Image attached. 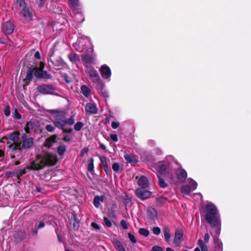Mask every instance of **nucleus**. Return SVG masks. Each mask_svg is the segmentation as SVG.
Masks as SVG:
<instances>
[{"instance_id": "1", "label": "nucleus", "mask_w": 251, "mask_h": 251, "mask_svg": "<svg viewBox=\"0 0 251 251\" xmlns=\"http://www.w3.org/2000/svg\"><path fill=\"white\" fill-rule=\"evenodd\" d=\"M56 162V155L45 153L43 155H38L36 159L27 165L25 168L31 170H39L43 169L46 166L54 165Z\"/></svg>"}, {"instance_id": "2", "label": "nucleus", "mask_w": 251, "mask_h": 251, "mask_svg": "<svg viewBox=\"0 0 251 251\" xmlns=\"http://www.w3.org/2000/svg\"><path fill=\"white\" fill-rule=\"evenodd\" d=\"M204 218L212 227L217 228V233L219 235L221 230V218L216 206L212 202H207L205 207Z\"/></svg>"}, {"instance_id": "3", "label": "nucleus", "mask_w": 251, "mask_h": 251, "mask_svg": "<svg viewBox=\"0 0 251 251\" xmlns=\"http://www.w3.org/2000/svg\"><path fill=\"white\" fill-rule=\"evenodd\" d=\"M177 165V162L174 160L172 155H168L163 161H160L156 165V171L160 174H163L167 172V177L173 181L174 177L172 174L173 170L175 169L176 166Z\"/></svg>"}, {"instance_id": "4", "label": "nucleus", "mask_w": 251, "mask_h": 251, "mask_svg": "<svg viewBox=\"0 0 251 251\" xmlns=\"http://www.w3.org/2000/svg\"><path fill=\"white\" fill-rule=\"evenodd\" d=\"M19 133L13 132L1 139L2 143L6 142L8 147L11 149L12 151L20 150L21 149V144L19 143Z\"/></svg>"}, {"instance_id": "5", "label": "nucleus", "mask_w": 251, "mask_h": 251, "mask_svg": "<svg viewBox=\"0 0 251 251\" xmlns=\"http://www.w3.org/2000/svg\"><path fill=\"white\" fill-rule=\"evenodd\" d=\"M47 112L50 114V120L55 126L59 128L63 129V112L58 110H47Z\"/></svg>"}, {"instance_id": "6", "label": "nucleus", "mask_w": 251, "mask_h": 251, "mask_svg": "<svg viewBox=\"0 0 251 251\" xmlns=\"http://www.w3.org/2000/svg\"><path fill=\"white\" fill-rule=\"evenodd\" d=\"M90 44V40L87 37L81 36L78 38L77 41L74 43L73 46L75 50L81 52L86 50V46L87 44Z\"/></svg>"}, {"instance_id": "7", "label": "nucleus", "mask_w": 251, "mask_h": 251, "mask_svg": "<svg viewBox=\"0 0 251 251\" xmlns=\"http://www.w3.org/2000/svg\"><path fill=\"white\" fill-rule=\"evenodd\" d=\"M188 184L183 185L180 188L181 193L185 195H189V194L196 190L198 186L197 183L191 178L187 179Z\"/></svg>"}, {"instance_id": "8", "label": "nucleus", "mask_w": 251, "mask_h": 251, "mask_svg": "<svg viewBox=\"0 0 251 251\" xmlns=\"http://www.w3.org/2000/svg\"><path fill=\"white\" fill-rule=\"evenodd\" d=\"M88 74L91 81L96 84V87L103 86V83L101 81L100 75L96 70L93 68H91L88 70Z\"/></svg>"}, {"instance_id": "9", "label": "nucleus", "mask_w": 251, "mask_h": 251, "mask_svg": "<svg viewBox=\"0 0 251 251\" xmlns=\"http://www.w3.org/2000/svg\"><path fill=\"white\" fill-rule=\"evenodd\" d=\"M44 68V63L43 62L40 63L39 67L36 66L33 67L35 69V76L39 78L48 79L50 77V75L46 71H44L43 69Z\"/></svg>"}, {"instance_id": "10", "label": "nucleus", "mask_w": 251, "mask_h": 251, "mask_svg": "<svg viewBox=\"0 0 251 251\" xmlns=\"http://www.w3.org/2000/svg\"><path fill=\"white\" fill-rule=\"evenodd\" d=\"M100 72L101 77L109 81L110 80L111 72L110 68L106 65L104 64L101 66Z\"/></svg>"}, {"instance_id": "11", "label": "nucleus", "mask_w": 251, "mask_h": 251, "mask_svg": "<svg viewBox=\"0 0 251 251\" xmlns=\"http://www.w3.org/2000/svg\"><path fill=\"white\" fill-rule=\"evenodd\" d=\"M68 4L74 14L80 13L81 9L79 0H68Z\"/></svg>"}, {"instance_id": "12", "label": "nucleus", "mask_w": 251, "mask_h": 251, "mask_svg": "<svg viewBox=\"0 0 251 251\" xmlns=\"http://www.w3.org/2000/svg\"><path fill=\"white\" fill-rule=\"evenodd\" d=\"M75 113L74 111H71V115L69 118L64 119V126L65 125H68L69 126H72L75 124ZM73 129L72 128H70L69 129L65 128L64 127V133L65 132H67L68 133H70L72 132Z\"/></svg>"}, {"instance_id": "13", "label": "nucleus", "mask_w": 251, "mask_h": 251, "mask_svg": "<svg viewBox=\"0 0 251 251\" xmlns=\"http://www.w3.org/2000/svg\"><path fill=\"white\" fill-rule=\"evenodd\" d=\"M183 236V231L182 228H177L175 231L174 239V244L177 247L179 246L182 242Z\"/></svg>"}, {"instance_id": "14", "label": "nucleus", "mask_w": 251, "mask_h": 251, "mask_svg": "<svg viewBox=\"0 0 251 251\" xmlns=\"http://www.w3.org/2000/svg\"><path fill=\"white\" fill-rule=\"evenodd\" d=\"M135 194L138 198L142 200H145L151 197V192L141 188H138L136 190Z\"/></svg>"}, {"instance_id": "15", "label": "nucleus", "mask_w": 251, "mask_h": 251, "mask_svg": "<svg viewBox=\"0 0 251 251\" xmlns=\"http://www.w3.org/2000/svg\"><path fill=\"white\" fill-rule=\"evenodd\" d=\"M20 15L23 17L25 21H29L32 19L33 14L28 8L25 7L22 9L20 12Z\"/></svg>"}, {"instance_id": "16", "label": "nucleus", "mask_w": 251, "mask_h": 251, "mask_svg": "<svg viewBox=\"0 0 251 251\" xmlns=\"http://www.w3.org/2000/svg\"><path fill=\"white\" fill-rule=\"evenodd\" d=\"M177 178L179 182L183 183L186 180L187 174L185 170L182 168L176 169Z\"/></svg>"}, {"instance_id": "17", "label": "nucleus", "mask_w": 251, "mask_h": 251, "mask_svg": "<svg viewBox=\"0 0 251 251\" xmlns=\"http://www.w3.org/2000/svg\"><path fill=\"white\" fill-rule=\"evenodd\" d=\"M2 29L5 34H10L13 32L14 26L11 22L8 21L3 25Z\"/></svg>"}, {"instance_id": "18", "label": "nucleus", "mask_w": 251, "mask_h": 251, "mask_svg": "<svg viewBox=\"0 0 251 251\" xmlns=\"http://www.w3.org/2000/svg\"><path fill=\"white\" fill-rule=\"evenodd\" d=\"M39 92L44 94H50L53 92V88L49 85H42L38 87Z\"/></svg>"}, {"instance_id": "19", "label": "nucleus", "mask_w": 251, "mask_h": 251, "mask_svg": "<svg viewBox=\"0 0 251 251\" xmlns=\"http://www.w3.org/2000/svg\"><path fill=\"white\" fill-rule=\"evenodd\" d=\"M25 134L23 136L22 147L25 149H27L31 147L33 144V139L31 137L25 138Z\"/></svg>"}, {"instance_id": "20", "label": "nucleus", "mask_w": 251, "mask_h": 251, "mask_svg": "<svg viewBox=\"0 0 251 251\" xmlns=\"http://www.w3.org/2000/svg\"><path fill=\"white\" fill-rule=\"evenodd\" d=\"M70 221L71 224L73 226L74 229L75 230H78L79 227V223L75 213H72Z\"/></svg>"}, {"instance_id": "21", "label": "nucleus", "mask_w": 251, "mask_h": 251, "mask_svg": "<svg viewBox=\"0 0 251 251\" xmlns=\"http://www.w3.org/2000/svg\"><path fill=\"white\" fill-rule=\"evenodd\" d=\"M85 110L90 114H95L98 112V109L96 104L92 103H88L85 106Z\"/></svg>"}, {"instance_id": "22", "label": "nucleus", "mask_w": 251, "mask_h": 251, "mask_svg": "<svg viewBox=\"0 0 251 251\" xmlns=\"http://www.w3.org/2000/svg\"><path fill=\"white\" fill-rule=\"evenodd\" d=\"M49 59L53 64V65L56 67H61L62 65L63 62L61 58H56L53 54L50 55Z\"/></svg>"}, {"instance_id": "23", "label": "nucleus", "mask_w": 251, "mask_h": 251, "mask_svg": "<svg viewBox=\"0 0 251 251\" xmlns=\"http://www.w3.org/2000/svg\"><path fill=\"white\" fill-rule=\"evenodd\" d=\"M105 199V196H97L94 197L93 200V204L96 208H99L100 205V202H103Z\"/></svg>"}, {"instance_id": "24", "label": "nucleus", "mask_w": 251, "mask_h": 251, "mask_svg": "<svg viewBox=\"0 0 251 251\" xmlns=\"http://www.w3.org/2000/svg\"><path fill=\"white\" fill-rule=\"evenodd\" d=\"M138 185L143 188H146L148 186V180L145 176H142L138 179Z\"/></svg>"}, {"instance_id": "25", "label": "nucleus", "mask_w": 251, "mask_h": 251, "mask_svg": "<svg viewBox=\"0 0 251 251\" xmlns=\"http://www.w3.org/2000/svg\"><path fill=\"white\" fill-rule=\"evenodd\" d=\"M164 235V239L168 243L171 241V230L168 226H165L163 229Z\"/></svg>"}, {"instance_id": "26", "label": "nucleus", "mask_w": 251, "mask_h": 251, "mask_svg": "<svg viewBox=\"0 0 251 251\" xmlns=\"http://www.w3.org/2000/svg\"><path fill=\"white\" fill-rule=\"evenodd\" d=\"M56 136L52 135L46 140L44 145L45 147L49 148L51 147L53 144L56 143Z\"/></svg>"}, {"instance_id": "27", "label": "nucleus", "mask_w": 251, "mask_h": 251, "mask_svg": "<svg viewBox=\"0 0 251 251\" xmlns=\"http://www.w3.org/2000/svg\"><path fill=\"white\" fill-rule=\"evenodd\" d=\"M34 71L35 69L33 68V67H30L28 69L25 78L26 80L30 81L32 80Z\"/></svg>"}, {"instance_id": "28", "label": "nucleus", "mask_w": 251, "mask_h": 251, "mask_svg": "<svg viewBox=\"0 0 251 251\" xmlns=\"http://www.w3.org/2000/svg\"><path fill=\"white\" fill-rule=\"evenodd\" d=\"M81 93L85 97H89L91 94V89L85 85H83L80 87Z\"/></svg>"}, {"instance_id": "29", "label": "nucleus", "mask_w": 251, "mask_h": 251, "mask_svg": "<svg viewBox=\"0 0 251 251\" xmlns=\"http://www.w3.org/2000/svg\"><path fill=\"white\" fill-rule=\"evenodd\" d=\"M113 243L115 245V248L118 251H126L122 244L117 239L113 240Z\"/></svg>"}, {"instance_id": "30", "label": "nucleus", "mask_w": 251, "mask_h": 251, "mask_svg": "<svg viewBox=\"0 0 251 251\" xmlns=\"http://www.w3.org/2000/svg\"><path fill=\"white\" fill-rule=\"evenodd\" d=\"M68 58L70 59V60L74 63H77L79 61V57L78 55L76 54L75 53H70L68 55Z\"/></svg>"}, {"instance_id": "31", "label": "nucleus", "mask_w": 251, "mask_h": 251, "mask_svg": "<svg viewBox=\"0 0 251 251\" xmlns=\"http://www.w3.org/2000/svg\"><path fill=\"white\" fill-rule=\"evenodd\" d=\"M198 245L202 251H208V248L206 244L201 239L198 240Z\"/></svg>"}, {"instance_id": "32", "label": "nucleus", "mask_w": 251, "mask_h": 251, "mask_svg": "<svg viewBox=\"0 0 251 251\" xmlns=\"http://www.w3.org/2000/svg\"><path fill=\"white\" fill-rule=\"evenodd\" d=\"M167 199L165 197H158L156 199V204L158 206H161L164 204L167 201Z\"/></svg>"}, {"instance_id": "33", "label": "nucleus", "mask_w": 251, "mask_h": 251, "mask_svg": "<svg viewBox=\"0 0 251 251\" xmlns=\"http://www.w3.org/2000/svg\"><path fill=\"white\" fill-rule=\"evenodd\" d=\"M124 158L127 161V162H128V163L136 162V159L131 154H126L124 155Z\"/></svg>"}, {"instance_id": "34", "label": "nucleus", "mask_w": 251, "mask_h": 251, "mask_svg": "<svg viewBox=\"0 0 251 251\" xmlns=\"http://www.w3.org/2000/svg\"><path fill=\"white\" fill-rule=\"evenodd\" d=\"M215 242L216 244V248L217 251H223V244L221 241H220L218 238H216L215 239Z\"/></svg>"}, {"instance_id": "35", "label": "nucleus", "mask_w": 251, "mask_h": 251, "mask_svg": "<svg viewBox=\"0 0 251 251\" xmlns=\"http://www.w3.org/2000/svg\"><path fill=\"white\" fill-rule=\"evenodd\" d=\"M88 171L90 172H93L94 170V159L91 158L89 160L88 165V168H87Z\"/></svg>"}, {"instance_id": "36", "label": "nucleus", "mask_w": 251, "mask_h": 251, "mask_svg": "<svg viewBox=\"0 0 251 251\" xmlns=\"http://www.w3.org/2000/svg\"><path fill=\"white\" fill-rule=\"evenodd\" d=\"M84 126V124L81 122H77L74 125V129L77 131H80Z\"/></svg>"}, {"instance_id": "37", "label": "nucleus", "mask_w": 251, "mask_h": 251, "mask_svg": "<svg viewBox=\"0 0 251 251\" xmlns=\"http://www.w3.org/2000/svg\"><path fill=\"white\" fill-rule=\"evenodd\" d=\"M139 233L140 234L144 236L145 237H147L150 234V231L149 230L144 228H140L139 230Z\"/></svg>"}, {"instance_id": "38", "label": "nucleus", "mask_w": 251, "mask_h": 251, "mask_svg": "<svg viewBox=\"0 0 251 251\" xmlns=\"http://www.w3.org/2000/svg\"><path fill=\"white\" fill-rule=\"evenodd\" d=\"M103 85L102 86H98V87H97V88L98 89L99 92H100V93H101V94L102 95V96L104 97H107L108 96V93L106 91H105V90H104L103 89Z\"/></svg>"}, {"instance_id": "39", "label": "nucleus", "mask_w": 251, "mask_h": 251, "mask_svg": "<svg viewBox=\"0 0 251 251\" xmlns=\"http://www.w3.org/2000/svg\"><path fill=\"white\" fill-rule=\"evenodd\" d=\"M158 183L159 185L161 188H164L167 187V184L165 182V180L163 179L160 178L159 176H158Z\"/></svg>"}, {"instance_id": "40", "label": "nucleus", "mask_w": 251, "mask_h": 251, "mask_svg": "<svg viewBox=\"0 0 251 251\" xmlns=\"http://www.w3.org/2000/svg\"><path fill=\"white\" fill-rule=\"evenodd\" d=\"M100 160L103 164L104 167H106L107 169V163L106 161V158L103 155H99V156Z\"/></svg>"}, {"instance_id": "41", "label": "nucleus", "mask_w": 251, "mask_h": 251, "mask_svg": "<svg viewBox=\"0 0 251 251\" xmlns=\"http://www.w3.org/2000/svg\"><path fill=\"white\" fill-rule=\"evenodd\" d=\"M55 231L57 234L58 241L60 243H61L62 241V236L61 230H59V229L58 228L56 229Z\"/></svg>"}, {"instance_id": "42", "label": "nucleus", "mask_w": 251, "mask_h": 251, "mask_svg": "<svg viewBox=\"0 0 251 251\" xmlns=\"http://www.w3.org/2000/svg\"><path fill=\"white\" fill-rule=\"evenodd\" d=\"M83 59L84 61L87 63H91L92 61V58L86 54L83 55Z\"/></svg>"}, {"instance_id": "43", "label": "nucleus", "mask_w": 251, "mask_h": 251, "mask_svg": "<svg viewBox=\"0 0 251 251\" xmlns=\"http://www.w3.org/2000/svg\"><path fill=\"white\" fill-rule=\"evenodd\" d=\"M103 221H104V224H105V225L108 227H110L112 226V223L111 222V221L108 219V218L106 217H104L103 218Z\"/></svg>"}, {"instance_id": "44", "label": "nucleus", "mask_w": 251, "mask_h": 251, "mask_svg": "<svg viewBox=\"0 0 251 251\" xmlns=\"http://www.w3.org/2000/svg\"><path fill=\"white\" fill-rule=\"evenodd\" d=\"M112 168L113 171L116 172H119L120 168L119 164L117 163L113 164Z\"/></svg>"}, {"instance_id": "45", "label": "nucleus", "mask_w": 251, "mask_h": 251, "mask_svg": "<svg viewBox=\"0 0 251 251\" xmlns=\"http://www.w3.org/2000/svg\"><path fill=\"white\" fill-rule=\"evenodd\" d=\"M17 4L23 9L26 7L25 3L24 0H16Z\"/></svg>"}, {"instance_id": "46", "label": "nucleus", "mask_w": 251, "mask_h": 251, "mask_svg": "<svg viewBox=\"0 0 251 251\" xmlns=\"http://www.w3.org/2000/svg\"><path fill=\"white\" fill-rule=\"evenodd\" d=\"M128 236L131 242H132L133 243H136V239L133 234H132L131 233H128Z\"/></svg>"}, {"instance_id": "47", "label": "nucleus", "mask_w": 251, "mask_h": 251, "mask_svg": "<svg viewBox=\"0 0 251 251\" xmlns=\"http://www.w3.org/2000/svg\"><path fill=\"white\" fill-rule=\"evenodd\" d=\"M152 232L155 234V235H159L160 232H161V230H160V228L158 227H154L152 228Z\"/></svg>"}, {"instance_id": "48", "label": "nucleus", "mask_w": 251, "mask_h": 251, "mask_svg": "<svg viewBox=\"0 0 251 251\" xmlns=\"http://www.w3.org/2000/svg\"><path fill=\"white\" fill-rule=\"evenodd\" d=\"M151 251H164V250L162 247L156 245L152 248Z\"/></svg>"}, {"instance_id": "49", "label": "nucleus", "mask_w": 251, "mask_h": 251, "mask_svg": "<svg viewBox=\"0 0 251 251\" xmlns=\"http://www.w3.org/2000/svg\"><path fill=\"white\" fill-rule=\"evenodd\" d=\"M121 226H122L123 229H127L128 228V226L126 221L125 220H122L121 221Z\"/></svg>"}, {"instance_id": "50", "label": "nucleus", "mask_w": 251, "mask_h": 251, "mask_svg": "<svg viewBox=\"0 0 251 251\" xmlns=\"http://www.w3.org/2000/svg\"><path fill=\"white\" fill-rule=\"evenodd\" d=\"M4 114L6 116L8 117L10 114V107L9 106H7L5 107L4 111Z\"/></svg>"}, {"instance_id": "51", "label": "nucleus", "mask_w": 251, "mask_h": 251, "mask_svg": "<svg viewBox=\"0 0 251 251\" xmlns=\"http://www.w3.org/2000/svg\"><path fill=\"white\" fill-rule=\"evenodd\" d=\"M36 2L38 4V6L41 8L44 6L45 0H36Z\"/></svg>"}, {"instance_id": "52", "label": "nucleus", "mask_w": 251, "mask_h": 251, "mask_svg": "<svg viewBox=\"0 0 251 251\" xmlns=\"http://www.w3.org/2000/svg\"><path fill=\"white\" fill-rule=\"evenodd\" d=\"M32 124L31 123H28L25 127V130L27 133L30 132V128L32 127Z\"/></svg>"}, {"instance_id": "53", "label": "nucleus", "mask_w": 251, "mask_h": 251, "mask_svg": "<svg viewBox=\"0 0 251 251\" xmlns=\"http://www.w3.org/2000/svg\"><path fill=\"white\" fill-rule=\"evenodd\" d=\"M120 126V123L118 122H112L111 123V127L113 129L117 128Z\"/></svg>"}, {"instance_id": "54", "label": "nucleus", "mask_w": 251, "mask_h": 251, "mask_svg": "<svg viewBox=\"0 0 251 251\" xmlns=\"http://www.w3.org/2000/svg\"><path fill=\"white\" fill-rule=\"evenodd\" d=\"M89 149L88 148H83L80 152V156H83L85 154L87 153L88 152Z\"/></svg>"}, {"instance_id": "55", "label": "nucleus", "mask_w": 251, "mask_h": 251, "mask_svg": "<svg viewBox=\"0 0 251 251\" xmlns=\"http://www.w3.org/2000/svg\"><path fill=\"white\" fill-rule=\"evenodd\" d=\"M46 129L49 132H53L54 129V127L51 125H48L46 126Z\"/></svg>"}, {"instance_id": "56", "label": "nucleus", "mask_w": 251, "mask_h": 251, "mask_svg": "<svg viewBox=\"0 0 251 251\" xmlns=\"http://www.w3.org/2000/svg\"><path fill=\"white\" fill-rule=\"evenodd\" d=\"M14 117L17 119H20L21 118L20 114L18 112V110L16 108L14 110Z\"/></svg>"}, {"instance_id": "57", "label": "nucleus", "mask_w": 251, "mask_h": 251, "mask_svg": "<svg viewBox=\"0 0 251 251\" xmlns=\"http://www.w3.org/2000/svg\"><path fill=\"white\" fill-rule=\"evenodd\" d=\"M111 139L114 142H117L118 140V136L115 134H112L110 135Z\"/></svg>"}, {"instance_id": "58", "label": "nucleus", "mask_w": 251, "mask_h": 251, "mask_svg": "<svg viewBox=\"0 0 251 251\" xmlns=\"http://www.w3.org/2000/svg\"><path fill=\"white\" fill-rule=\"evenodd\" d=\"M91 226L96 229L99 230L100 229V226L95 222L91 223Z\"/></svg>"}, {"instance_id": "59", "label": "nucleus", "mask_w": 251, "mask_h": 251, "mask_svg": "<svg viewBox=\"0 0 251 251\" xmlns=\"http://www.w3.org/2000/svg\"><path fill=\"white\" fill-rule=\"evenodd\" d=\"M209 238L210 236L209 234L208 233H205L204 236V240L206 243H207L208 242Z\"/></svg>"}, {"instance_id": "60", "label": "nucleus", "mask_w": 251, "mask_h": 251, "mask_svg": "<svg viewBox=\"0 0 251 251\" xmlns=\"http://www.w3.org/2000/svg\"><path fill=\"white\" fill-rule=\"evenodd\" d=\"M58 152L60 155H63V148L62 146H59L58 148Z\"/></svg>"}, {"instance_id": "61", "label": "nucleus", "mask_w": 251, "mask_h": 251, "mask_svg": "<svg viewBox=\"0 0 251 251\" xmlns=\"http://www.w3.org/2000/svg\"><path fill=\"white\" fill-rule=\"evenodd\" d=\"M72 138V137L70 135L67 136L64 135V141H69Z\"/></svg>"}, {"instance_id": "62", "label": "nucleus", "mask_w": 251, "mask_h": 251, "mask_svg": "<svg viewBox=\"0 0 251 251\" xmlns=\"http://www.w3.org/2000/svg\"><path fill=\"white\" fill-rule=\"evenodd\" d=\"M34 57L36 59H40V54L39 51H36L34 54Z\"/></svg>"}, {"instance_id": "63", "label": "nucleus", "mask_w": 251, "mask_h": 251, "mask_svg": "<svg viewBox=\"0 0 251 251\" xmlns=\"http://www.w3.org/2000/svg\"><path fill=\"white\" fill-rule=\"evenodd\" d=\"M45 226V224L43 222H41L38 225V228H41L44 227Z\"/></svg>"}, {"instance_id": "64", "label": "nucleus", "mask_w": 251, "mask_h": 251, "mask_svg": "<svg viewBox=\"0 0 251 251\" xmlns=\"http://www.w3.org/2000/svg\"><path fill=\"white\" fill-rule=\"evenodd\" d=\"M130 202H131V200L129 199H125L124 201V203L126 204H128L129 203H130Z\"/></svg>"}]
</instances>
